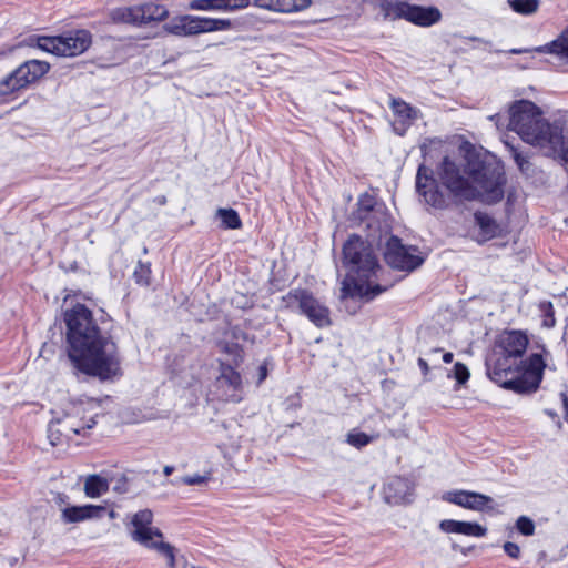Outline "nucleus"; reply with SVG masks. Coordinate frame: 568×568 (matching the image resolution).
<instances>
[{
	"instance_id": "c9c22d12",
	"label": "nucleus",
	"mask_w": 568,
	"mask_h": 568,
	"mask_svg": "<svg viewBox=\"0 0 568 568\" xmlns=\"http://www.w3.org/2000/svg\"><path fill=\"white\" fill-rule=\"evenodd\" d=\"M539 310L541 311L542 315H544V326L545 327H554L555 324H556V320H555V312H554V306L551 304V302H541L539 304Z\"/></svg>"
},
{
	"instance_id": "4c0bfd02",
	"label": "nucleus",
	"mask_w": 568,
	"mask_h": 568,
	"mask_svg": "<svg viewBox=\"0 0 568 568\" xmlns=\"http://www.w3.org/2000/svg\"><path fill=\"white\" fill-rule=\"evenodd\" d=\"M509 148L510 154L513 159L515 160L516 164L518 165L519 170L521 172H526L529 169V161L528 159L515 146L506 144Z\"/></svg>"
},
{
	"instance_id": "c756f323",
	"label": "nucleus",
	"mask_w": 568,
	"mask_h": 568,
	"mask_svg": "<svg viewBox=\"0 0 568 568\" xmlns=\"http://www.w3.org/2000/svg\"><path fill=\"white\" fill-rule=\"evenodd\" d=\"M476 224L479 226L483 236L488 240L498 234L499 226L496 221L486 213L477 212L475 214Z\"/></svg>"
},
{
	"instance_id": "7ed1b4c3",
	"label": "nucleus",
	"mask_w": 568,
	"mask_h": 568,
	"mask_svg": "<svg viewBox=\"0 0 568 568\" xmlns=\"http://www.w3.org/2000/svg\"><path fill=\"white\" fill-rule=\"evenodd\" d=\"M438 174L442 184L458 200L471 201L479 195L487 203L499 202L504 196L505 172L498 163L475 161L467 154L463 165L445 156Z\"/></svg>"
},
{
	"instance_id": "49530a36",
	"label": "nucleus",
	"mask_w": 568,
	"mask_h": 568,
	"mask_svg": "<svg viewBox=\"0 0 568 568\" xmlns=\"http://www.w3.org/2000/svg\"><path fill=\"white\" fill-rule=\"evenodd\" d=\"M128 479L125 476H121L118 479V484L114 486V490L118 493H126L128 491Z\"/></svg>"
},
{
	"instance_id": "09e8293b",
	"label": "nucleus",
	"mask_w": 568,
	"mask_h": 568,
	"mask_svg": "<svg viewBox=\"0 0 568 568\" xmlns=\"http://www.w3.org/2000/svg\"><path fill=\"white\" fill-rule=\"evenodd\" d=\"M560 396H561V402H562V406L565 409V419L568 422V394L561 393Z\"/></svg>"
},
{
	"instance_id": "6ab92c4d",
	"label": "nucleus",
	"mask_w": 568,
	"mask_h": 568,
	"mask_svg": "<svg viewBox=\"0 0 568 568\" xmlns=\"http://www.w3.org/2000/svg\"><path fill=\"white\" fill-rule=\"evenodd\" d=\"M106 511L104 506L83 505L65 507L62 510L61 518L65 524L80 523L88 519L101 518Z\"/></svg>"
},
{
	"instance_id": "cd10ccee",
	"label": "nucleus",
	"mask_w": 568,
	"mask_h": 568,
	"mask_svg": "<svg viewBox=\"0 0 568 568\" xmlns=\"http://www.w3.org/2000/svg\"><path fill=\"white\" fill-rule=\"evenodd\" d=\"M141 6L140 7H130V8H120L112 12V19L116 22L130 23L133 26H142L143 24V16H142Z\"/></svg>"
},
{
	"instance_id": "bb28decb",
	"label": "nucleus",
	"mask_w": 568,
	"mask_h": 568,
	"mask_svg": "<svg viewBox=\"0 0 568 568\" xmlns=\"http://www.w3.org/2000/svg\"><path fill=\"white\" fill-rule=\"evenodd\" d=\"M537 52L557 55L560 60L568 62V28L551 43L535 49Z\"/></svg>"
},
{
	"instance_id": "2eb2a0df",
	"label": "nucleus",
	"mask_w": 568,
	"mask_h": 568,
	"mask_svg": "<svg viewBox=\"0 0 568 568\" xmlns=\"http://www.w3.org/2000/svg\"><path fill=\"white\" fill-rule=\"evenodd\" d=\"M443 499L465 509L475 511H485L487 509H491L490 504L493 503L491 497L470 490L448 491L443 496Z\"/></svg>"
},
{
	"instance_id": "6e6d98bb",
	"label": "nucleus",
	"mask_w": 568,
	"mask_h": 568,
	"mask_svg": "<svg viewBox=\"0 0 568 568\" xmlns=\"http://www.w3.org/2000/svg\"><path fill=\"white\" fill-rule=\"evenodd\" d=\"M527 51H528V50H526V49H511L509 52H510L511 54H520V53H523V52H527Z\"/></svg>"
},
{
	"instance_id": "c85d7f7f",
	"label": "nucleus",
	"mask_w": 568,
	"mask_h": 568,
	"mask_svg": "<svg viewBox=\"0 0 568 568\" xmlns=\"http://www.w3.org/2000/svg\"><path fill=\"white\" fill-rule=\"evenodd\" d=\"M109 490V483L99 475H90L84 481V493L90 498H98Z\"/></svg>"
},
{
	"instance_id": "f03ea898",
	"label": "nucleus",
	"mask_w": 568,
	"mask_h": 568,
	"mask_svg": "<svg viewBox=\"0 0 568 568\" xmlns=\"http://www.w3.org/2000/svg\"><path fill=\"white\" fill-rule=\"evenodd\" d=\"M528 337L519 331L503 333L493 354L486 359L488 377L500 387L517 394L535 393L542 379L545 362L540 354L523 359Z\"/></svg>"
},
{
	"instance_id": "a19ab883",
	"label": "nucleus",
	"mask_w": 568,
	"mask_h": 568,
	"mask_svg": "<svg viewBox=\"0 0 568 568\" xmlns=\"http://www.w3.org/2000/svg\"><path fill=\"white\" fill-rule=\"evenodd\" d=\"M469 371L466 365H464L460 362H457L454 365V377L456 378L457 383L463 385L469 379Z\"/></svg>"
},
{
	"instance_id": "b1692460",
	"label": "nucleus",
	"mask_w": 568,
	"mask_h": 568,
	"mask_svg": "<svg viewBox=\"0 0 568 568\" xmlns=\"http://www.w3.org/2000/svg\"><path fill=\"white\" fill-rule=\"evenodd\" d=\"M375 9H378L384 20H398L404 18L406 2L392 0H367Z\"/></svg>"
},
{
	"instance_id": "ddd939ff",
	"label": "nucleus",
	"mask_w": 568,
	"mask_h": 568,
	"mask_svg": "<svg viewBox=\"0 0 568 568\" xmlns=\"http://www.w3.org/2000/svg\"><path fill=\"white\" fill-rule=\"evenodd\" d=\"M220 363V374L215 379V387L220 392L219 396L223 400L240 402L239 392L242 388V377L232 366L222 361Z\"/></svg>"
},
{
	"instance_id": "9d476101",
	"label": "nucleus",
	"mask_w": 568,
	"mask_h": 568,
	"mask_svg": "<svg viewBox=\"0 0 568 568\" xmlns=\"http://www.w3.org/2000/svg\"><path fill=\"white\" fill-rule=\"evenodd\" d=\"M284 301L288 307H297L317 327L331 324L329 311L311 292L306 290H293Z\"/></svg>"
},
{
	"instance_id": "58836bf2",
	"label": "nucleus",
	"mask_w": 568,
	"mask_h": 568,
	"mask_svg": "<svg viewBox=\"0 0 568 568\" xmlns=\"http://www.w3.org/2000/svg\"><path fill=\"white\" fill-rule=\"evenodd\" d=\"M516 527L519 530V532L523 534L524 536H531L535 532L534 521L526 516H520L517 519Z\"/></svg>"
},
{
	"instance_id": "5fc2aeb1",
	"label": "nucleus",
	"mask_w": 568,
	"mask_h": 568,
	"mask_svg": "<svg viewBox=\"0 0 568 568\" xmlns=\"http://www.w3.org/2000/svg\"><path fill=\"white\" fill-rule=\"evenodd\" d=\"M174 468L172 466H165L163 469L164 475L169 476L173 473Z\"/></svg>"
},
{
	"instance_id": "79ce46f5",
	"label": "nucleus",
	"mask_w": 568,
	"mask_h": 568,
	"mask_svg": "<svg viewBox=\"0 0 568 568\" xmlns=\"http://www.w3.org/2000/svg\"><path fill=\"white\" fill-rule=\"evenodd\" d=\"M545 148H548L554 152H558L561 155V159L565 161V163L568 164V143H566L562 133L560 138V144L555 145L552 143H547Z\"/></svg>"
},
{
	"instance_id": "864d4df0",
	"label": "nucleus",
	"mask_w": 568,
	"mask_h": 568,
	"mask_svg": "<svg viewBox=\"0 0 568 568\" xmlns=\"http://www.w3.org/2000/svg\"><path fill=\"white\" fill-rule=\"evenodd\" d=\"M81 412H82V407L81 406L74 405L72 407V414L73 415H79Z\"/></svg>"
},
{
	"instance_id": "de8ad7c7",
	"label": "nucleus",
	"mask_w": 568,
	"mask_h": 568,
	"mask_svg": "<svg viewBox=\"0 0 568 568\" xmlns=\"http://www.w3.org/2000/svg\"><path fill=\"white\" fill-rule=\"evenodd\" d=\"M417 364H418L419 368L422 369L423 374L426 376L429 372L428 363L424 358L419 357L417 361Z\"/></svg>"
},
{
	"instance_id": "f257e3e1",
	"label": "nucleus",
	"mask_w": 568,
	"mask_h": 568,
	"mask_svg": "<svg viewBox=\"0 0 568 568\" xmlns=\"http://www.w3.org/2000/svg\"><path fill=\"white\" fill-rule=\"evenodd\" d=\"M68 357L73 368L87 376L108 382L123 375L118 344L93 317L91 310L77 303L64 312Z\"/></svg>"
},
{
	"instance_id": "4468645a",
	"label": "nucleus",
	"mask_w": 568,
	"mask_h": 568,
	"mask_svg": "<svg viewBox=\"0 0 568 568\" xmlns=\"http://www.w3.org/2000/svg\"><path fill=\"white\" fill-rule=\"evenodd\" d=\"M367 281L368 280H359L354 275L347 274L342 282L341 298L359 297L368 302L387 290L386 286L379 284L371 285Z\"/></svg>"
},
{
	"instance_id": "37998d69",
	"label": "nucleus",
	"mask_w": 568,
	"mask_h": 568,
	"mask_svg": "<svg viewBox=\"0 0 568 568\" xmlns=\"http://www.w3.org/2000/svg\"><path fill=\"white\" fill-rule=\"evenodd\" d=\"M209 479H210L209 475L202 476V475L195 474V475H187V476L182 477L180 479V483L187 485V486H193V485L205 484Z\"/></svg>"
},
{
	"instance_id": "f3484780",
	"label": "nucleus",
	"mask_w": 568,
	"mask_h": 568,
	"mask_svg": "<svg viewBox=\"0 0 568 568\" xmlns=\"http://www.w3.org/2000/svg\"><path fill=\"white\" fill-rule=\"evenodd\" d=\"M403 19L419 27H430L440 21L442 13L436 7H422L406 2Z\"/></svg>"
},
{
	"instance_id": "4be33fe9",
	"label": "nucleus",
	"mask_w": 568,
	"mask_h": 568,
	"mask_svg": "<svg viewBox=\"0 0 568 568\" xmlns=\"http://www.w3.org/2000/svg\"><path fill=\"white\" fill-rule=\"evenodd\" d=\"M311 3V0H253V4L257 8L283 13L303 11Z\"/></svg>"
},
{
	"instance_id": "ea45409f",
	"label": "nucleus",
	"mask_w": 568,
	"mask_h": 568,
	"mask_svg": "<svg viewBox=\"0 0 568 568\" xmlns=\"http://www.w3.org/2000/svg\"><path fill=\"white\" fill-rule=\"evenodd\" d=\"M63 434L60 427L54 422H51L48 427V438L52 446H57L62 443Z\"/></svg>"
},
{
	"instance_id": "3c124183",
	"label": "nucleus",
	"mask_w": 568,
	"mask_h": 568,
	"mask_svg": "<svg viewBox=\"0 0 568 568\" xmlns=\"http://www.w3.org/2000/svg\"><path fill=\"white\" fill-rule=\"evenodd\" d=\"M453 357H454V356H453V353L447 352V353H445V354L443 355V361H444L445 363H450V362L453 361Z\"/></svg>"
},
{
	"instance_id": "39448f33",
	"label": "nucleus",
	"mask_w": 568,
	"mask_h": 568,
	"mask_svg": "<svg viewBox=\"0 0 568 568\" xmlns=\"http://www.w3.org/2000/svg\"><path fill=\"white\" fill-rule=\"evenodd\" d=\"M367 235V241L362 240L359 235H351L343 245V263L349 270L351 275L359 280H369L379 268L376 255Z\"/></svg>"
},
{
	"instance_id": "a18cd8bd",
	"label": "nucleus",
	"mask_w": 568,
	"mask_h": 568,
	"mask_svg": "<svg viewBox=\"0 0 568 568\" xmlns=\"http://www.w3.org/2000/svg\"><path fill=\"white\" fill-rule=\"evenodd\" d=\"M504 550L509 557L515 559L518 558L520 554L519 546L510 541L504 544Z\"/></svg>"
},
{
	"instance_id": "6e6552de",
	"label": "nucleus",
	"mask_w": 568,
	"mask_h": 568,
	"mask_svg": "<svg viewBox=\"0 0 568 568\" xmlns=\"http://www.w3.org/2000/svg\"><path fill=\"white\" fill-rule=\"evenodd\" d=\"M39 48L61 57H75L83 53L91 44V34L87 30H77L67 36L42 37Z\"/></svg>"
},
{
	"instance_id": "473e14b6",
	"label": "nucleus",
	"mask_w": 568,
	"mask_h": 568,
	"mask_svg": "<svg viewBox=\"0 0 568 568\" xmlns=\"http://www.w3.org/2000/svg\"><path fill=\"white\" fill-rule=\"evenodd\" d=\"M149 549H154L162 556H164L168 560L169 568H179L175 559L174 547L169 542H164L162 539H158L153 542V546L148 547Z\"/></svg>"
},
{
	"instance_id": "c03bdc74",
	"label": "nucleus",
	"mask_w": 568,
	"mask_h": 568,
	"mask_svg": "<svg viewBox=\"0 0 568 568\" xmlns=\"http://www.w3.org/2000/svg\"><path fill=\"white\" fill-rule=\"evenodd\" d=\"M225 353H229L234 356L235 365H239V362H241V348L237 344H224L222 348Z\"/></svg>"
},
{
	"instance_id": "1a4fd4ad",
	"label": "nucleus",
	"mask_w": 568,
	"mask_h": 568,
	"mask_svg": "<svg viewBox=\"0 0 568 568\" xmlns=\"http://www.w3.org/2000/svg\"><path fill=\"white\" fill-rule=\"evenodd\" d=\"M384 257L390 267L406 272L418 268L425 261L416 246L404 245L395 235L388 237Z\"/></svg>"
},
{
	"instance_id": "dca6fc26",
	"label": "nucleus",
	"mask_w": 568,
	"mask_h": 568,
	"mask_svg": "<svg viewBox=\"0 0 568 568\" xmlns=\"http://www.w3.org/2000/svg\"><path fill=\"white\" fill-rule=\"evenodd\" d=\"M383 494L388 504L408 503L413 494V485L407 478L394 476L384 485Z\"/></svg>"
},
{
	"instance_id": "412c9836",
	"label": "nucleus",
	"mask_w": 568,
	"mask_h": 568,
	"mask_svg": "<svg viewBox=\"0 0 568 568\" xmlns=\"http://www.w3.org/2000/svg\"><path fill=\"white\" fill-rule=\"evenodd\" d=\"M439 529L447 534H460L473 537H484L487 528L477 523L444 519L439 523Z\"/></svg>"
},
{
	"instance_id": "393cba45",
	"label": "nucleus",
	"mask_w": 568,
	"mask_h": 568,
	"mask_svg": "<svg viewBox=\"0 0 568 568\" xmlns=\"http://www.w3.org/2000/svg\"><path fill=\"white\" fill-rule=\"evenodd\" d=\"M164 30L176 37H193L194 32V16L184 14L173 18L170 22L164 24Z\"/></svg>"
},
{
	"instance_id": "2f4dec72",
	"label": "nucleus",
	"mask_w": 568,
	"mask_h": 568,
	"mask_svg": "<svg viewBox=\"0 0 568 568\" xmlns=\"http://www.w3.org/2000/svg\"><path fill=\"white\" fill-rule=\"evenodd\" d=\"M508 4L518 14L531 16L538 11L540 0H508Z\"/></svg>"
},
{
	"instance_id": "20e7f679",
	"label": "nucleus",
	"mask_w": 568,
	"mask_h": 568,
	"mask_svg": "<svg viewBox=\"0 0 568 568\" xmlns=\"http://www.w3.org/2000/svg\"><path fill=\"white\" fill-rule=\"evenodd\" d=\"M507 126L531 145L545 148L547 143L560 144L561 128L547 122L531 101L520 100L510 106Z\"/></svg>"
},
{
	"instance_id": "f704fd0d",
	"label": "nucleus",
	"mask_w": 568,
	"mask_h": 568,
	"mask_svg": "<svg viewBox=\"0 0 568 568\" xmlns=\"http://www.w3.org/2000/svg\"><path fill=\"white\" fill-rule=\"evenodd\" d=\"M372 440H373L372 436H369L363 432H357L355 429L351 430L346 437V442L351 446L356 447L358 449L368 445Z\"/></svg>"
},
{
	"instance_id": "13d9d810",
	"label": "nucleus",
	"mask_w": 568,
	"mask_h": 568,
	"mask_svg": "<svg viewBox=\"0 0 568 568\" xmlns=\"http://www.w3.org/2000/svg\"><path fill=\"white\" fill-rule=\"evenodd\" d=\"M489 119L491 121L496 120V125L499 128V122H498L499 121V115L498 114L491 115V116H489Z\"/></svg>"
},
{
	"instance_id": "f8f14e48",
	"label": "nucleus",
	"mask_w": 568,
	"mask_h": 568,
	"mask_svg": "<svg viewBox=\"0 0 568 568\" xmlns=\"http://www.w3.org/2000/svg\"><path fill=\"white\" fill-rule=\"evenodd\" d=\"M153 513L150 509H142L135 513L132 517L131 524L133 530L131 531V538L135 542L148 548L153 546L158 539H163L162 531L152 526Z\"/></svg>"
},
{
	"instance_id": "603ef678",
	"label": "nucleus",
	"mask_w": 568,
	"mask_h": 568,
	"mask_svg": "<svg viewBox=\"0 0 568 568\" xmlns=\"http://www.w3.org/2000/svg\"><path fill=\"white\" fill-rule=\"evenodd\" d=\"M158 204L160 205H164L166 203V197L164 195H160L158 197H155L154 200Z\"/></svg>"
},
{
	"instance_id": "a211bd4d",
	"label": "nucleus",
	"mask_w": 568,
	"mask_h": 568,
	"mask_svg": "<svg viewBox=\"0 0 568 568\" xmlns=\"http://www.w3.org/2000/svg\"><path fill=\"white\" fill-rule=\"evenodd\" d=\"M390 108L397 118L393 124L394 131L398 135H404L407 129L418 118L419 111L400 99H393Z\"/></svg>"
},
{
	"instance_id": "72a5a7b5",
	"label": "nucleus",
	"mask_w": 568,
	"mask_h": 568,
	"mask_svg": "<svg viewBox=\"0 0 568 568\" xmlns=\"http://www.w3.org/2000/svg\"><path fill=\"white\" fill-rule=\"evenodd\" d=\"M217 215L225 229L236 230L242 226V221L233 209H219Z\"/></svg>"
},
{
	"instance_id": "a878e982",
	"label": "nucleus",
	"mask_w": 568,
	"mask_h": 568,
	"mask_svg": "<svg viewBox=\"0 0 568 568\" xmlns=\"http://www.w3.org/2000/svg\"><path fill=\"white\" fill-rule=\"evenodd\" d=\"M232 28L230 19H216L209 17L194 16V32L195 36L215 31L229 30Z\"/></svg>"
},
{
	"instance_id": "bf43d9fd",
	"label": "nucleus",
	"mask_w": 568,
	"mask_h": 568,
	"mask_svg": "<svg viewBox=\"0 0 568 568\" xmlns=\"http://www.w3.org/2000/svg\"><path fill=\"white\" fill-rule=\"evenodd\" d=\"M109 516H110V518H115V513H114V510H110V511H109Z\"/></svg>"
},
{
	"instance_id": "e433bc0d",
	"label": "nucleus",
	"mask_w": 568,
	"mask_h": 568,
	"mask_svg": "<svg viewBox=\"0 0 568 568\" xmlns=\"http://www.w3.org/2000/svg\"><path fill=\"white\" fill-rule=\"evenodd\" d=\"M151 268L149 264L139 262L133 276L138 284L149 285L150 284Z\"/></svg>"
},
{
	"instance_id": "8fccbe9b",
	"label": "nucleus",
	"mask_w": 568,
	"mask_h": 568,
	"mask_svg": "<svg viewBox=\"0 0 568 568\" xmlns=\"http://www.w3.org/2000/svg\"><path fill=\"white\" fill-rule=\"evenodd\" d=\"M266 374H267V369H266V367H265V366H261V367H260V382H262L263 379H265Z\"/></svg>"
},
{
	"instance_id": "0eeeda50",
	"label": "nucleus",
	"mask_w": 568,
	"mask_h": 568,
	"mask_svg": "<svg viewBox=\"0 0 568 568\" xmlns=\"http://www.w3.org/2000/svg\"><path fill=\"white\" fill-rule=\"evenodd\" d=\"M355 219L365 224L372 241H381L389 232V217L385 207L367 193L358 199Z\"/></svg>"
},
{
	"instance_id": "9b49d317",
	"label": "nucleus",
	"mask_w": 568,
	"mask_h": 568,
	"mask_svg": "<svg viewBox=\"0 0 568 568\" xmlns=\"http://www.w3.org/2000/svg\"><path fill=\"white\" fill-rule=\"evenodd\" d=\"M416 191L424 199L425 203L443 210L447 206L445 194L433 175V170L420 164L416 174Z\"/></svg>"
},
{
	"instance_id": "4d7b16f0",
	"label": "nucleus",
	"mask_w": 568,
	"mask_h": 568,
	"mask_svg": "<svg viewBox=\"0 0 568 568\" xmlns=\"http://www.w3.org/2000/svg\"><path fill=\"white\" fill-rule=\"evenodd\" d=\"M545 413H546L547 415H549L551 418L557 417V414H556L554 410H551V409H546V410H545Z\"/></svg>"
},
{
	"instance_id": "aec40b11",
	"label": "nucleus",
	"mask_w": 568,
	"mask_h": 568,
	"mask_svg": "<svg viewBox=\"0 0 568 568\" xmlns=\"http://www.w3.org/2000/svg\"><path fill=\"white\" fill-rule=\"evenodd\" d=\"M250 0H192L189 9L201 11H235L250 6Z\"/></svg>"
},
{
	"instance_id": "423d86ee",
	"label": "nucleus",
	"mask_w": 568,
	"mask_h": 568,
	"mask_svg": "<svg viewBox=\"0 0 568 568\" xmlns=\"http://www.w3.org/2000/svg\"><path fill=\"white\" fill-rule=\"evenodd\" d=\"M50 70V64L40 60H28L0 80V97L7 98L37 82Z\"/></svg>"
},
{
	"instance_id": "5701e85b",
	"label": "nucleus",
	"mask_w": 568,
	"mask_h": 568,
	"mask_svg": "<svg viewBox=\"0 0 568 568\" xmlns=\"http://www.w3.org/2000/svg\"><path fill=\"white\" fill-rule=\"evenodd\" d=\"M61 428L64 438L70 439L71 435H81L85 429H91L95 420L93 417L84 422L83 418L77 420L74 416L67 414L62 419L54 422Z\"/></svg>"
},
{
	"instance_id": "7c9ffc66",
	"label": "nucleus",
	"mask_w": 568,
	"mask_h": 568,
	"mask_svg": "<svg viewBox=\"0 0 568 568\" xmlns=\"http://www.w3.org/2000/svg\"><path fill=\"white\" fill-rule=\"evenodd\" d=\"M141 10L143 11V24L150 23L152 21H163L169 16L166 7L162 4L146 3L141 6Z\"/></svg>"
}]
</instances>
